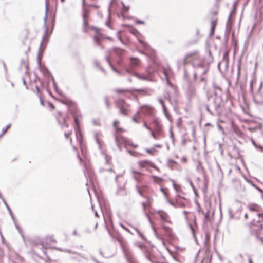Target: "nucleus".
Instances as JSON below:
<instances>
[{
  "label": "nucleus",
  "instance_id": "nucleus-1",
  "mask_svg": "<svg viewBox=\"0 0 263 263\" xmlns=\"http://www.w3.org/2000/svg\"><path fill=\"white\" fill-rule=\"evenodd\" d=\"M116 106L119 109L121 114L126 116L128 113L129 105L123 99H119L116 101Z\"/></svg>",
  "mask_w": 263,
  "mask_h": 263
},
{
  "label": "nucleus",
  "instance_id": "nucleus-2",
  "mask_svg": "<svg viewBox=\"0 0 263 263\" xmlns=\"http://www.w3.org/2000/svg\"><path fill=\"white\" fill-rule=\"evenodd\" d=\"M126 72L128 73L132 74L135 77H136L138 79L141 80H145L147 81H153V78L152 77V74L151 72H148V74L146 76H143L142 74H139L136 72H132L131 70L129 69H126Z\"/></svg>",
  "mask_w": 263,
  "mask_h": 263
},
{
  "label": "nucleus",
  "instance_id": "nucleus-3",
  "mask_svg": "<svg viewBox=\"0 0 263 263\" xmlns=\"http://www.w3.org/2000/svg\"><path fill=\"white\" fill-rule=\"evenodd\" d=\"M119 241H120V244H121L122 250H123V251L124 252V255H125V256L127 261L129 263H135V262L134 261V259H133V257L132 254H131L130 251H128L123 246V244L122 243V241L121 240H119Z\"/></svg>",
  "mask_w": 263,
  "mask_h": 263
},
{
  "label": "nucleus",
  "instance_id": "nucleus-4",
  "mask_svg": "<svg viewBox=\"0 0 263 263\" xmlns=\"http://www.w3.org/2000/svg\"><path fill=\"white\" fill-rule=\"evenodd\" d=\"M138 164L140 167H143L145 165H147L154 168L156 170H158V168L155 165V164L148 160L139 161L138 162Z\"/></svg>",
  "mask_w": 263,
  "mask_h": 263
},
{
  "label": "nucleus",
  "instance_id": "nucleus-5",
  "mask_svg": "<svg viewBox=\"0 0 263 263\" xmlns=\"http://www.w3.org/2000/svg\"><path fill=\"white\" fill-rule=\"evenodd\" d=\"M51 34V32L49 33L47 29L45 30L44 35L42 37L41 42L40 43V47H41L44 42L47 43L48 42V39Z\"/></svg>",
  "mask_w": 263,
  "mask_h": 263
},
{
  "label": "nucleus",
  "instance_id": "nucleus-6",
  "mask_svg": "<svg viewBox=\"0 0 263 263\" xmlns=\"http://www.w3.org/2000/svg\"><path fill=\"white\" fill-rule=\"evenodd\" d=\"M130 65L132 68L137 67L139 65L140 60L137 58L130 57Z\"/></svg>",
  "mask_w": 263,
  "mask_h": 263
},
{
  "label": "nucleus",
  "instance_id": "nucleus-7",
  "mask_svg": "<svg viewBox=\"0 0 263 263\" xmlns=\"http://www.w3.org/2000/svg\"><path fill=\"white\" fill-rule=\"evenodd\" d=\"M39 66L40 67V70L41 72H42L44 74H51V72L49 71L48 68H47L45 66H41V62L40 61H38Z\"/></svg>",
  "mask_w": 263,
  "mask_h": 263
},
{
  "label": "nucleus",
  "instance_id": "nucleus-8",
  "mask_svg": "<svg viewBox=\"0 0 263 263\" xmlns=\"http://www.w3.org/2000/svg\"><path fill=\"white\" fill-rule=\"evenodd\" d=\"M141 109H143V112L144 114H151V107L148 105H143L141 107Z\"/></svg>",
  "mask_w": 263,
  "mask_h": 263
},
{
  "label": "nucleus",
  "instance_id": "nucleus-9",
  "mask_svg": "<svg viewBox=\"0 0 263 263\" xmlns=\"http://www.w3.org/2000/svg\"><path fill=\"white\" fill-rule=\"evenodd\" d=\"M214 103L215 104V110L217 115L220 116L221 114V106L220 104L216 103V100L214 101Z\"/></svg>",
  "mask_w": 263,
  "mask_h": 263
},
{
  "label": "nucleus",
  "instance_id": "nucleus-10",
  "mask_svg": "<svg viewBox=\"0 0 263 263\" xmlns=\"http://www.w3.org/2000/svg\"><path fill=\"white\" fill-rule=\"evenodd\" d=\"M158 212L160 215V217L161 219L164 221H167V219H166L167 217V214L162 211H158Z\"/></svg>",
  "mask_w": 263,
  "mask_h": 263
},
{
  "label": "nucleus",
  "instance_id": "nucleus-11",
  "mask_svg": "<svg viewBox=\"0 0 263 263\" xmlns=\"http://www.w3.org/2000/svg\"><path fill=\"white\" fill-rule=\"evenodd\" d=\"M247 207L250 211H257L259 208L258 205L256 204H249Z\"/></svg>",
  "mask_w": 263,
  "mask_h": 263
},
{
  "label": "nucleus",
  "instance_id": "nucleus-12",
  "mask_svg": "<svg viewBox=\"0 0 263 263\" xmlns=\"http://www.w3.org/2000/svg\"><path fill=\"white\" fill-rule=\"evenodd\" d=\"M75 133H76V138H77V140L79 142H81L82 141V134L81 133V132L79 130V129H75Z\"/></svg>",
  "mask_w": 263,
  "mask_h": 263
},
{
  "label": "nucleus",
  "instance_id": "nucleus-13",
  "mask_svg": "<svg viewBox=\"0 0 263 263\" xmlns=\"http://www.w3.org/2000/svg\"><path fill=\"white\" fill-rule=\"evenodd\" d=\"M111 50L118 55H121L124 52V50L118 47H114Z\"/></svg>",
  "mask_w": 263,
  "mask_h": 263
},
{
  "label": "nucleus",
  "instance_id": "nucleus-14",
  "mask_svg": "<svg viewBox=\"0 0 263 263\" xmlns=\"http://www.w3.org/2000/svg\"><path fill=\"white\" fill-rule=\"evenodd\" d=\"M94 137H95V139L96 141V142L97 143L98 145V146H99V149H101V143H100V141L99 139V134L97 132H95V134H94Z\"/></svg>",
  "mask_w": 263,
  "mask_h": 263
},
{
  "label": "nucleus",
  "instance_id": "nucleus-15",
  "mask_svg": "<svg viewBox=\"0 0 263 263\" xmlns=\"http://www.w3.org/2000/svg\"><path fill=\"white\" fill-rule=\"evenodd\" d=\"M153 123L155 125V128L157 130L159 131L160 129V125L159 122L157 118H154L153 119Z\"/></svg>",
  "mask_w": 263,
  "mask_h": 263
},
{
  "label": "nucleus",
  "instance_id": "nucleus-16",
  "mask_svg": "<svg viewBox=\"0 0 263 263\" xmlns=\"http://www.w3.org/2000/svg\"><path fill=\"white\" fill-rule=\"evenodd\" d=\"M83 12L82 14V17L83 20H87V18L88 17V12L87 10L85 9V8H83Z\"/></svg>",
  "mask_w": 263,
  "mask_h": 263
},
{
  "label": "nucleus",
  "instance_id": "nucleus-17",
  "mask_svg": "<svg viewBox=\"0 0 263 263\" xmlns=\"http://www.w3.org/2000/svg\"><path fill=\"white\" fill-rule=\"evenodd\" d=\"M106 61L107 62V63L109 64L110 67H111V68L114 71H115L117 73H119V72L113 66V65L111 64V63H110V61L109 60V58L108 57H106Z\"/></svg>",
  "mask_w": 263,
  "mask_h": 263
},
{
  "label": "nucleus",
  "instance_id": "nucleus-18",
  "mask_svg": "<svg viewBox=\"0 0 263 263\" xmlns=\"http://www.w3.org/2000/svg\"><path fill=\"white\" fill-rule=\"evenodd\" d=\"M45 14L44 17V26L46 25V21L48 17V5L47 4H46V8H45Z\"/></svg>",
  "mask_w": 263,
  "mask_h": 263
},
{
  "label": "nucleus",
  "instance_id": "nucleus-19",
  "mask_svg": "<svg viewBox=\"0 0 263 263\" xmlns=\"http://www.w3.org/2000/svg\"><path fill=\"white\" fill-rule=\"evenodd\" d=\"M171 181L173 183V185L174 188V189L176 191V192H179L180 190V186L179 185H177L175 183V181L173 179H171Z\"/></svg>",
  "mask_w": 263,
  "mask_h": 263
},
{
  "label": "nucleus",
  "instance_id": "nucleus-20",
  "mask_svg": "<svg viewBox=\"0 0 263 263\" xmlns=\"http://www.w3.org/2000/svg\"><path fill=\"white\" fill-rule=\"evenodd\" d=\"M121 4H122V5L123 6L122 12L123 13H126L129 10V6H126L125 5L124 3L123 2H121Z\"/></svg>",
  "mask_w": 263,
  "mask_h": 263
},
{
  "label": "nucleus",
  "instance_id": "nucleus-21",
  "mask_svg": "<svg viewBox=\"0 0 263 263\" xmlns=\"http://www.w3.org/2000/svg\"><path fill=\"white\" fill-rule=\"evenodd\" d=\"M88 26V23L87 20H83V31L84 32H87L88 29L87 27Z\"/></svg>",
  "mask_w": 263,
  "mask_h": 263
},
{
  "label": "nucleus",
  "instance_id": "nucleus-22",
  "mask_svg": "<svg viewBox=\"0 0 263 263\" xmlns=\"http://www.w3.org/2000/svg\"><path fill=\"white\" fill-rule=\"evenodd\" d=\"M158 101L161 104V105H162V108H163V111L166 113V107H165V106L164 105V103L163 102V101L162 100V99H158Z\"/></svg>",
  "mask_w": 263,
  "mask_h": 263
},
{
  "label": "nucleus",
  "instance_id": "nucleus-23",
  "mask_svg": "<svg viewBox=\"0 0 263 263\" xmlns=\"http://www.w3.org/2000/svg\"><path fill=\"white\" fill-rule=\"evenodd\" d=\"M15 227L18 230V232H19V233L20 234L22 238H23V240H24V236L23 235V233L22 231V230H21V229L20 228L19 226L15 222Z\"/></svg>",
  "mask_w": 263,
  "mask_h": 263
},
{
  "label": "nucleus",
  "instance_id": "nucleus-24",
  "mask_svg": "<svg viewBox=\"0 0 263 263\" xmlns=\"http://www.w3.org/2000/svg\"><path fill=\"white\" fill-rule=\"evenodd\" d=\"M163 229L165 231L167 232L168 234L171 235L172 233L171 229L168 226H163Z\"/></svg>",
  "mask_w": 263,
  "mask_h": 263
},
{
  "label": "nucleus",
  "instance_id": "nucleus-25",
  "mask_svg": "<svg viewBox=\"0 0 263 263\" xmlns=\"http://www.w3.org/2000/svg\"><path fill=\"white\" fill-rule=\"evenodd\" d=\"M138 41L142 44V45L143 46V47L145 48H147L148 47V45L147 43H145V42H144L143 41L140 40V39H139L138 40Z\"/></svg>",
  "mask_w": 263,
  "mask_h": 263
},
{
  "label": "nucleus",
  "instance_id": "nucleus-26",
  "mask_svg": "<svg viewBox=\"0 0 263 263\" xmlns=\"http://www.w3.org/2000/svg\"><path fill=\"white\" fill-rule=\"evenodd\" d=\"M235 4L234 5V7L233 8V9L231 10L230 14H229V17H228V22L230 21V20H231V16L232 15L235 13Z\"/></svg>",
  "mask_w": 263,
  "mask_h": 263
},
{
  "label": "nucleus",
  "instance_id": "nucleus-27",
  "mask_svg": "<svg viewBox=\"0 0 263 263\" xmlns=\"http://www.w3.org/2000/svg\"><path fill=\"white\" fill-rule=\"evenodd\" d=\"M141 175H138V174H136V175H134L133 176V178L134 179L137 181H140L141 180Z\"/></svg>",
  "mask_w": 263,
  "mask_h": 263
},
{
  "label": "nucleus",
  "instance_id": "nucleus-28",
  "mask_svg": "<svg viewBox=\"0 0 263 263\" xmlns=\"http://www.w3.org/2000/svg\"><path fill=\"white\" fill-rule=\"evenodd\" d=\"M228 213H229V218L230 219H232L234 218V215H233V212H232V210L231 209L229 208L228 209Z\"/></svg>",
  "mask_w": 263,
  "mask_h": 263
},
{
  "label": "nucleus",
  "instance_id": "nucleus-29",
  "mask_svg": "<svg viewBox=\"0 0 263 263\" xmlns=\"http://www.w3.org/2000/svg\"><path fill=\"white\" fill-rule=\"evenodd\" d=\"M104 102H105V103L107 108L109 109V102L108 100V98L107 97H105L104 98Z\"/></svg>",
  "mask_w": 263,
  "mask_h": 263
},
{
  "label": "nucleus",
  "instance_id": "nucleus-30",
  "mask_svg": "<svg viewBox=\"0 0 263 263\" xmlns=\"http://www.w3.org/2000/svg\"><path fill=\"white\" fill-rule=\"evenodd\" d=\"M177 207H184L185 204L176 200Z\"/></svg>",
  "mask_w": 263,
  "mask_h": 263
},
{
  "label": "nucleus",
  "instance_id": "nucleus-31",
  "mask_svg": "<svg viewBox=\"0 0 263 263\" xmlns=\"http://www.w3.org/2000/svg\"><path fill=\"white\" fill-rule=\"evenodd\" d=\"M205 108L207 111L211 115H214L213 112L210 109L209 106L208 104L205 105Z\"/></svg>",
  "mask_w": 263,
  "mask_h": 263
},
{
  "label": "nucleus",
  "instance_id": "nucleus-32",
  "mask_svg": "<svg viewBox=\"0 0 263 263\" xmlns=\"http://www.w3.org/2000/svg\"><path fill=\"white\" fill-rule=\"evenodd\" d=\"M115 141H116V145L118 146V148L120 150H121V147H120V146L119 141L118 138V137L117 136L115 137Z\"/></svg>",
  "mask_w": 263,
  "mask_h": 263
},
{
  "label": "nucleus",
  "instance_id": "nucleus-33",
  "mask_svg": "<svg viewBox=\"0 0 263 263\" xmlns=\"http://www.w3.org/2000/svg\"><path fill=\"white\" fill-rule=\"evenodd\" d=\"M74 123H75L76 125L77 126L76 129H79V121L77 117L74 118Z\"/></svg>",
  "mask_w": 263,
  "mask_h": 263
},
{
  "label": "nucleus",
  "instance_id": "nucleus-34",
  "mask_svg": "<svg viewBox=\"0 0 263 263\" xmlns=\"http://www.w3.org/2000/svg\"><path fill=\"white\" fill-rule=\"evenodd\" d=\"M3 203L5 204V205L6 206V208L7 209L8 212H10V211H11V210L10 207L9 206V205H8V204L7 203L5 199H3Z\"/></svg>",
  "mask_w": 263,
  "mask_h": 263
},
{
  "label": "nucleus",
  "instance_id": "nucleus-35",
  "mask_svg": "<svg viewBox=\"0 0 263 263\" xmlns=\"http://www.w3.org/2000/svg\"><path fill=\"white\" fill-rule=\"evenodd\" d=\"M10 127V125L8 124L6 126L5 128H3V135L4 134L7 132V130Z\"/></svg>",
  "mask_w": 263,
  "mask_h": 263
},
{
  "label": "nucleus",
  "instance_id": "nucleus-36",
  "mask_svg": "<svg viewBox=\"0 0 263 263\" xmlns=\"http://www.w3.org/2000/svg\"><path fill=\"white\" fill-rule=\"evenodd\" d=\"M139 114V112H137V114L136 115H135L134 116H133L132 117V120L133 121H134L136 123H138V120L136 118V116L137 115H138Z\"/></svg>",
  "mask_w": 263,
  "mask_h": 263
},
{
  "label": "nucleus",
  "instance_id": "nucleus-37",
  "mask_svg": "<svg viewBox=\"0 0 263 263\" xmlns=\"http://www.w3.org/2000/svg\"><path fill=\"white\" fill-rule=\"evenodd\" d=\"M168 202L175 208H177L176 202L175 203L170 200H168Z\"/></svg>",
  "mask_w": 263,
  "mask_h": 263
},
{
  "label": "nucleus",
  "instance_id": "nucleus-38",
  "mask_svg": "<svg viewBox=\"0 0 263 263\" xmlns=\"http://www.w3.org/2000/svg\"><path fill=\"white\" fill-rule=\"evenodd\" d=\"M137 232H138L139 236L141 237L143 240L145 239V237L143 235L142 233H141L139 230H137Z\"/></svg>",
  "mask_w": 263,
  "mask_h": 263
},
{
  "label": "nucleus",
  "instance_id": "nucleus-39",
  "mask_svg": "<svg viewBox=\"0 0 263 263\" xmlns=\"http://www.w3.org/2000/svg\"><path fill=\"white\" fill-rule=\"evenodd\" d=\"M136 23L137 24H144L145 22L143 21L137 20L136 21Z\"/></svg>",
  "mask_w": 263,
  "mask_h": 263
},
{
  "label": "nucleus",
  "instance_id": "nucleus-40",
  "mask_svg": "<svg viewBox=\"0 0 263 263\" xmlns=\"http://www.w3.org/2000/svg\"><path fill=\"white\" fill-rule=\"evenodd\" d=\"M53 88L55 90V91L58 92V87L57 84L55 82H54V83L53 84Z\"/></svg>",
  "mask_w": 263,
  "mask_h": 263
},
{
  "label": "nucleus",
  "instance_id": "nucleus-41",
  "mask_svg": "<svg viewBox=\"0 0 263 263\" xmlns=\"http://www.w3.org/2000/svg\"><path fill=\"white\" fill-rule=\"evenodd\" d=\"M143 126L145 127V128H146L149 131H152V129L147 126V125L145 122H144V123H143Z\"/></svg>",
  "mask_w": 263,
  "mask_h": 263
},
{
  "label": "nucleus",
  "instance_id": "nucleus-42",
  "mask_svg": "<svg viewBox=\"0 0 263 263\" xmlns=\"http://www.w3.org/2000/svg\"><path fill=\"white\" fill-rule=\"evenodd\" d=\"M136 189H137V191H138V192L140 196H143V194H142V191H141V190L138 188V185H136Z\"/></svg>",
  "mask_w": 263,
  "mask_h": 263
},
{
  "label": "nucleus",
  "instance_id": "nucleus-43",
  "mask_svg": "<svg viewBox=\"0 0 263 263\" xmlns=\"http://www.w3.org/2000/svg\"><path fill=\"white\" fill-rule=\"evenodd\" d=\"M120 226L123 228L124 229V230H125L126 231L130 232L129 230H128V229H127L126 227H125L122 223H120Z\"/></svg>",
  "mask_w": 263,
  "mask_h": 263
},
{
  "label": "nucleus",
  "instance_id": "nucleus-44",
  "mask_svg": "<svg viewBox=\"0 0 263 263\" xmlns=\"http://www.w3.org/2000/svg\"><path fill=\"white\" fill-rule=\"evenodd\" d=\"M213 87L215 90L221 91V89L220 87L216 86L215 84H213Z\"/></svg>",
  "mask_w": 263,
  "mask_h": 263
},
{
  "label": "nucleus",
  "instance_id": "nucleus-45",
  "mask_svg": "<svg viewBox=\"0 0 263 263\" xmlns=\"http://www.w3.org/2000/svg\"><path fill=\"white\" fill-rule=\"evenodd\" d=\"M115 91H116V92L117 93H119L125 92L126 91V90H124V89H116Z\"/></svg>",
  "mask_w": 263,
  "mask_h": 263
},
{
  "label": "nucleus",
  "instance_id": "nucleus-46",
  "mask_svg": "<svg viewBox=\"0 0 263 263\" xmlns=\"http://www.w3.org/2000/svg\"><path fill=\"white\" fill-rule=\"evenodd\" d=\"M214 29L215 28L214 27V26H211V32L210 33V36L214 34Z\"/></svg>",
  "mask_w": 263,
  "mask_h": 263
},
{
  "label": "nucleus",
  "instance_id": "nucleus-47",
  "mask_svg": "<svg viewBox=\"0 0 263 263\" xmlns=\"http://www.w3.org/2000/svg\"><path fill=\"white\" fill-rule=\"evenodd\" d=\"M132 172L133 174H134V175H136V174L142 175L140 172L135 171L134 170H132Z\"/></svg>",
  "mask_w": 263,
  "mask_h": 263
},
{
  "label": "nucleus",
  "instance_id": "nucleus-48",
  "mask_svg": "<svg viewBox=\"0 0 263 263\" xmlns=\"http://www.w3.org/2000/svg\"><path fill=\"white\" fill-rule=\"evenodd\" d=\"M216 23H217V22L216 20H212V26H214V27L215 28L216 25Z\"/></svg>",
  "mask_w": 263,
  "mask_h": 263
},
{
  "label": "nucleus",
  "instance_id": "nucleus-49",
  "mask_svg": "<svg viewBox=\"0 0 263 263\" xmlns=\"http://www.w3.org/2000/svg\"><path fill=\"white\" fill-rule=\"evenodd\" d=\"M170 137L172 139H174V134H173V131H172V130L171 129L170 130Z\"/></svg>",
  "mask_w": 263,
  "mask_h": 263
},
{
  "label": "nucleus",
  "instance_id": "nucleus-50",
  "mask_svg": "<svg viewBox=\"0 0 263 263\" xmlns=\"http://www.w3.org/2000/svg\"><path fill=\"white\" fill-rule=\"evenodd\" d=\"M119 122L118 121H117V120H115V121L114 122V124H113V125H114V127H115V128L117 127V125L118 124H119Z\"/></svg>",
  "mask_w": 263,
  "mask_h": 263
},
{
  "label": "nucleus",
  "instance_id": "nucleus-51",
  "mask_svg": "<svg viewBox=\"0 0 263 263\" xmlns=\"http://www.w3.org/2000/svg\"><path fill=\"white\" fill-rule=\"evenodd\" d=\"M91 259L96 263H100L97 259H96L93 256H91Z\"/></svg>",
  "mask_w": 263,
  "mask_h": 263
},
{
  "label": "nucleus",
  "instance_id": "nucleus-52",
  "mask_svg": "<svg viewBox=\"0 0 263 263\" xmlns=\"http://www.w3.org/2000/svg\"><path fill=\"white\" fill-rule=\"evenodd\" d=\"M252 186H254V187H255V188H256V189L258 191H259L260 192H261V193H262V190L261 189H260V188H259V187H257L256 185H254V184H252Z\"/></svg>",
  "mask_w": 263,
  "mask_h": 263
},
{
  "label": "nucleus",
  "instance_id": "nucleus-53",
  "mask_svg": "<svg viewBox=\"0 0 263 263\" xmlns=\"http://www.w3.org/2000/svg\"><path fill=\"white\" fill-rule=\"evenodd\" d=\"M127 152L133 156H135V154L136 153V152H133L132 151L129 150H128Z\"/></svg>",
  "mask_w": 263,
  "mask_h": 263
},
{
  "label": "nucleus",
  "instance_id": "nucleus-54",
  "mask_svg": "<svg viewBox=\"0 0 263 263\" xmlns=\"http://www.w3.org/2000/svg\"><path fill=\"white\" fill-rule=\"evenodd\" d=\"M9 214H10V215H11V218H12V220H13V221H14V220H15V219H14V216H13V213H12V211H10V212H9Z\"/></svg>",
  "mask_w": 263,
  "mask_h": 263
},
{
  "label": "nucleus",
  "instance_id": "nucleus-55",
  "mask_svg": "<svg viewBox=\"0 0 263 263\" xmlns=\"http://www.w3.org/2000/svg\"><path fill=\"white\" fill-rule=\"evenodd\" d=\"M9 214H10V215H11V218H12V220H13V221H14V220H15V219H14V216H13V213H12V211H10V212H9Z\"/></svg>",
  "mask_w": 263,
  "mask_h": 263
},
{
  "label": "nucleus",
  "instance_id": "nucleus-56",
  "mask_svg": "<svg viewBox=\"0 0 263 263\" xmlns=\"http://www.w3.org/2000/svg\"><path fill=\"white\" fill-rule=\"evenodd\" d=\"M67 11V8L64 7L62 8V12L63 13H66Z\"/></svg>",
  "mask_w": 263,
  "mask_h": 263
},
{
  "label": "nucleus",
  "instance_id": "nucleus-57",
  "mask_svg": "<svg viewBox=\"0 0 263 263\" xmlns=\"http://www.w3.org/2000/svg\"><path fill=\"white\" fill-rule=\"evenodd\" d=\"M145 151L147 153L152 154V149L147 148V149H146Z\"/></svg>",
  "mask_w": 263,
  "mask_h": 263
},
{
  "label": "nucleus",
  "instance_id": "nucleus-58",
  "mask_svg": "<svg viewBox=\"0 0 263 263\" xmlns=\"http://www.w3.org/2000/svg\"><path fill=\"white\" fill-rule=\"evenodd\" d=\"M111 3H112V2H110V6L108 7V12H109V15H110V11H111Z\"/></svg>",
  "mask_w": 263,
  "mask_h": 263
},
{
  "label": "nucleus",
  "instance_id": "nucleus-59",
  "mask_svg": "<svg viewBox=\"0 0 263 263\" xmlns=\"http://www.w3.org/2000/svg\"><path fill=\"white\" fill-rule=\"evenodd\" d=\"M142 204L144 211H145L146 210V204H145V203L142 202Z\"/></svg>",
  "mask_w": 263,
  "mask_h": 263
},
{
  "label": "nucleus",
  "instance_id": "nucleus-60",
  "mask_svg": "<svg viewBox=\"0 0 263 263\" xmlns=\"http://www.w3.org/2000/svg\"><path fill=\"white\" fill-rule=\"evenodd\" d=\"M205 218L206 219H209V212H208L206 214V215H205Z\"/></svg>",
  "mask_w": 263,
  "mask_h": 263
},
{
  "label": "nucleus",
  "instance_id": "nucleus-61",
  "mask_svg": "<svg viewBox=\"0 0 263 263\" xmlns=\"http://www.w3.org/2000/svg\"><path fill=\"white\" fill-rule=\"evenodd\" d=\"M151 132V135L152 136V137L154 138V139H156V135H155V134L152 131Z\"/></svg>",
  "mask_w": 263,
  "mask_h": 263
},
{
  "label": "nucleus",
  "instance_id": "nucleus-62",
  "mask_svg": "<svg viewBox=\"0 0 263 263\" xmlns=\"http://www.w3.org/2000/svg\"><path fill=\"white\" fill-rule=\"evenodd\" d=\"M116 128L117 132H122L123 130V129L121 128L116 127Z\"/></svg>",
  "mask_w": 263,
  "mask_h": 263
},
{
  "label": "nucleus",
  "instance_id": "nucleus-63",
  "mask_svg": "<svg viewBox=\"0 0 263 263\" xmlns=\"http://www.w3.org/2000/svg\"><path fill=\"white\" fill-rule=\"evenodd\" d=\"M64 136H65V138L68 139V136H69V134L65 132L64 133Z\"/></svg>",
  "mask_w": 263,
  "mask_h": 263
},
{
  "label": "nucleus",
  "instance_id": "nucleus-64",
  "mask_svg": "<svg viewBox=\"0 0 263 263\" xmlns=\"http://www.w3.org/2000/svg\"><path fill=\"white\" fill-rule=\"evenodd\" d=\"M258 149H259L261 152H263V147L262 146H259Z\"/></svg>",
  "mask_w": 263,
  "mask_h": 263
}]
</instances>
